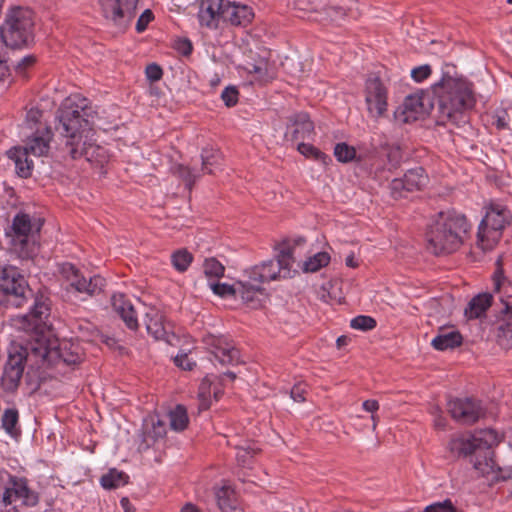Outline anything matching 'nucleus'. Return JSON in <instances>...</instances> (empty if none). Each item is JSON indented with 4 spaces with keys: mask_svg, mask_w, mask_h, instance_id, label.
<instances>
[{
    "mask_svg": "<svg viewBox=\"0 0 512 512\" xmlns=\"http://www.w3.org/2000/svg\"><path fill=\"white\" fill-rule=\"evenodd\" d=\"M362 407L366 412L374 413L379 409V403L376 400L369 399L363 402Z\"/></svg>",
    "mask_w": 512,
    "mask_h": 512,
    "instance_id": "obj_60",
    "label": "nucleus"
},
{
    "mask_svg": "<svg viewBox=\"0 0 512 512\" xmlns=\"http://www.w3.org/2000/svg\"><path fill=\"white\" fill-rule=\"evenodd\" d=\"M50 314L49 304L42 297H36L29 312L13 319L14 325L23 330H38L45 325Z\"/></svg>",
    "mask_w": 512,
    "mask_h": 512,
    "instance_id": "obj_15",
    "label": "nucleus"
},
{
    "mask_svg": "<svg viewBox=\"0 0 512 512\" xmlns=\"http://www.w3.org/2000/svg\"><path fill=\"white\" fill-rule=\"evenodd\" d=\"M207 285L213 293L222 298L233 297L237 299V281L233 284L219 283L216 280H209Z\"/></svg>",
    "mask_w": 512,
    "mask_h": 512,
    "instance_id": "obj_37",
    "label": "nucleus"
},
{
    "mask_svg": "<svg viewBox=\"0 0 512 512\" xmlns=\"http://www.w3.org/2000/svg\"><path fill=\"white\" fill-rule=\"evenodd\" d=\"M424 105L419 95H408L402 105L396 110L395 117L398 121L409 123L417 120L423 112Z\"/></svg>",
    "mask_w": 512,
    "mask_h": 512,
    "instance_id": "obj_25",
    "label": "nucleus"
},
{
    "mask_svg": "<svg viewBox=\"0 0 512 512\" xmlns=\"http://www.w3.org/2000/svg\"><path fill=\"white\" fill-rule=\"evenodd\" d=\"M257 450H240L237 453L236 459L240 466L248 467L252 462V458Z\"/></svg>",
    "mask_w": 512,
    "mask_h": 512,
    "instance_id": "obj_55",
    "label": "nucleus"
},
{
    "mask_svg": "<svg viewBox=\"0 0 512 512\" xmlns=\"http://www.w3.org/2000/svg\"><path fill=\"white\" fill-rule=\"evenodd\" d=\"M241 68L252 76V82L261 85L270 82L274 78V72L269 68L268 62L264 59L255 63H248Z\"/></svg>",
    "mask_w": 512,
    "mask_h": 512,
    "instance_id": "obj_30",
    "label": "nucleus"
},
{
    "mask_svg": "<svg viewBox=\"0 0 512 512\" xmlns=\"http://www.w3.org/2000/svg\"><path fill=\"white\" fill-rule=\"evenodd\" d=\"M377 323L376 320L367 315H358L354 317L351 322L350 326L355 330L360 331H369L376 327Z\"/></svg>",
    "mask_w": 512,
    "mask_h": 512,
    "instance_id": "obj_44",
    "label": "nucleus"
},
{
    "mask_svg": "<svg viewBox=\"0 0 512 512\" xmlns=\"http://www.w3.org/2000/svg\"><path fill=\"white\" fill-rule=\"evenodd\" d=\"M50 353V348L45 341L37 339L34 343L30 344L27 357L34 358L36 363L44 362L47 360Z\"/></svg>",
    "mask_w": 512,
    "mask_h": 512,
    "instance_id": "obj_38",
    "label": "nucleus"
},
{
    "mask_svg": "<svg viewBox=\"0 0 512 512\" xmlns=\"http://www.w3.org/2000/svg\"><path fill=\"white\" fill-rule=\"evenodd\" d=\"M428 177L422 167H415L408 170L403 178L393 179L391 182V191L394 196L401 197V191L405 190L408 192L422 189L426 186Z\"/></svg>",
    "mask_w": 512,
    "mask_h": 512,
    "instance_id": "obj_19",
    "label": "nucleus"
},
{
    "mask_svg": "<svg viewBox=\"0 0 512 512\" xmlns=\"http://www.w3.org/2000/svg\"><path fill=\"white\" fill-rule=\"evenodd\" d=\"M174 363L183 370H192L196 365L195 361L189 358L187 353L180 352L174 357Z\"/></svg>",
    "mask_w": 512,
    "mask_h": 512,
    "instance_id": "obj_49",
    "label": "nucleus"
},
{
    "mask_svg": "<svg viewBox=\"0 0 512 512\" xmlns=\"http://www.w3.org/2000/svg\"><path fill=\"white\" fill-rule=\"evenodd\" d=\"M511 213L502 204L487 207L478 227V246L483 251L492 250L502 237V231L510 223Z\"/></svg>",
    "mask_w": 512,
    "mask_h": 512,
    "instance_id": "obj_5",
    "label": "nucleus"
},
{
    "mask_svg": "<svg viewBox=\"0 0 512 512\" xmlns=\"http://www.w3.org/2000/svg\"><path fill=\"white\" fill-rule=\"evenodd\" d=\"M424 512H455V507L450 500H445L426 507Z\"/></svg>",
    "mask_w": 512,
    "mask_h": 512,
    "instance_id": "obj_52",
    "label": "nucleus"
},
{
    "mask_svg": "<svg viewBox=\"0 0 512 512\" xmlns=\"http://www.w3.org/2000/svg\"><path fill=\"white\" fill-rule=\"evenodd\" d=\"M41 118H42V111L39 110L38 108H31L26 113L25 123L31 130H33V129L36 130L37 127H40V125H43L41 123Z\"/></svg>",
    "mask_w": 512,
    "mask_h": 512,
    "instance_id": "obj_46",
    "label": "nucleus"
},
{
    "mask_svg": "<svg viewBox=\"0 0 512 512\" xmlns=\"http://www.w3.org/2000/svg\"><path fill=\"white\" fill-rule=\"evenodd\" d=\"M154 15L150 9H146L138 18L136 22V31L141 33L146 30L149 23L153 20Z\"/></svg>",
    "mask_w": 512,
    "mask_h": 512,
    "instance_id": "obj_51",
    "label": "nucleus"
},
{
    "mask_svg": "<svg viewBox=\"0 0 512 512\" xmlns=\"http://www.w3.org/2000/svg\"><path fill=\"white\" fill-rule=\"evenodd\" d=\"M198 398L200 400V410H206L210 407L209 386L207 385L206 382L201 383L199 387Z\"/></svg>",
    "mask_w": 512,
    "mask_h": 512,
    "instance_id": "obj_53",
    "label": "nucleus"
},
{
    "mask_svg": "<svg viewBox=\"0 0 512 512\" xmlns=\"http://www.w3.org/2000/svg\"><path fill=\"white\" fill-rule=\"evenodd\" d=\"M297 150L306 158H311L315 161L321 162L322 164H327V162L330 161L329 156L312 144L300 142L297 145Z\"/></svg>",
    "mask_w": 512,
    "mask_h": 512,
    "instance_id": "obj_39",
    "label": "nucleus"
},
{
    "mask_svg": "<svg viewBox=\"0 0 512 512\" xmlns=\"http://www.w3.org/2000/svg\"><path fill=\"white\" fill-rule=\"evenodd\" d=\"M345 263L348 267L355 268L357 267L358 263L355 261L353 255H349L346 257Z\"/></svg>",
    "mask_w": 512,
    "mask_h": 512,
    "instance_id": "obj_64",
    "label": "nucleus"
},
{
    "mask_svg": "<svg viewBox=\"0 0 512 512\" xmlns=\"http://www.w3.org/2000/svg\"><path fill=\"white\" fill-rule=\"evenodd\" d=\"M193 256L186 249H180L171 255V262L173 267L178 272H185L191 265Z\"/></svg>",
    "mask_w": 512,
    "mask_h": 512,
    "instance_id": "obj_41",
    "label": "nucleus"
},
{
    "mask_svg": "<svg viewBox=\"0 0 512 512\" xmlns=\"http://www.w3.org/2000/svg\"><path fill=\"white\" fill-rule=\"evenodd\" d=\"M493 296L491 293L484 292L474 296L464 310L467 319H477L486 314V311L492 305Z\"/></svg>",
    "mask_w": 512,
    "mask_h": 512,
    "instance_id": "obj_27",
    "label": "nucleus"
},
{
    "mask_svg": "<svg viewBox=\"0 0 512 512\" xmlns=\"http://www.w3.org/2000/svg\"><path fill=\"white\" fill-rule=\"evenodd\" d=\"M35 62V58L32 55H27L23 57L20 62L16 65V70L19 73H22L24 69L28 66H31Z\"/></svg>",
    "mask_w": 512,
    "mask_h": 512,
    "instance_id": "obj_59",
    "label": "nucleus"
},
{
    "mask_svg": "<svg viewBox=\"0 0 512 512\" xmlns=\"http://www.w3.org/2000/svg\"><path fill=\"white\" fill-rule=\"evenodd\" d=\"M254 17L250 6L236 2L226 1L224 8V21L234 26H246Z\"/></svg>",
    "mask_w": 512,
    "mask_h": 512,
    "instance_id": "obj_23",
    "label": "nucleus"
},
{
    "mask_svg": "<svg viewBox=\"0 0 512 512\" xmlns=\"http://www.w3.org/2000/svg\"><path fill=\"white\" fill-rule=\"evenodd\" d=\"M111 302L113 309L122 318L126 326L131 330H136L138 328L137 313L126 296L121 293L114 294Z\"/></svg>",
    "mask_w": 512,
    "mask_h": 512,
    "instance_id": "obj_24",
    "label": "nucleus"
},
{
    "mask_svg": "<svg viewBox=\"0 0 512 512\" xmlns=\"http://www.w3.org/2000/svg\"><path fill=\"white\" fill-rule=\"evenodd\" d=\"M170 428L176 432L185 430L189 424V416L184 405L178 404L170 410L169 414Z\"/></svg>",
    "mask_w": 512,
    "mask_h": 512,
    "instance_id": "obj_33",
    "label": "nucleus"
},
{
    "mask_svg": "<svg viewBox=\"0 0 512 512\" xmlns=\"http://www.w3.org/2000/svg\"><path fill=\"white\" fill-rule=\"evenodd\" d=\"M452 448H493L501 442V436L494 429H480L464 432L453 439Z\"/></svg>",
    "mask_w": 512,
    "mask_h": 512,
    "instance_id": "obj_14",
    "label": "nucleus"
},
{
    "mask_svg": "<svg viewBox=\"0 0 512 512\" xmlns=\"http://www.w3.org/2000/svg\"><path fill=\"white\" fill-rule=\"evenodd\" d=\"M509 116L505 110L497 111L495 114V125L498 129L509 128Z\"/></svg>",
    "mask_w": 512,
    "mask_h": 512,
    "instance_id": "obj_56",
    "label": "nucleus"
},
{
    "mask_svg": "<svg viewBox=\"0 0 512 512\" xmlns=\"http://www.w3.org/2000/svg\"><path fill=\"white\" fill-rule=\"evenodd\" d=\"M0 39L6 47L18 49L34 40V14L26 7L9 8L0 25Z\"/></svg>",
    "mask_w": 512,
    "mask_h": 512,
    "instance_id": "obj_4",
    "label": "nucleus"
},
{
    "mask_svg": "<svg viewBox=\"0 0 512 512\" xmlns=\"http://www.w3.org/2000/svg\"><path fill=\"white\" fill-rule=\"evenodd\" d=\"M227 0H201L198 20L202 26L216 28L224 19V8Z\"/></svg>",
    "mask_w": 512,
    "mask_h": 512,
    "instance_id": "obj_22",
    "label": "nucleus"
},
{
    "mask_svg": "<svg viewBox=\"0 0 512 512\" xmlns=\"http://www.w3.org/2000/svg\"><path fill=\"white\" fill-rule=\"evenodd\" d=\"M460 455L482 475L500 470L494 459V450H460Z\"/></svg>",
    "mask_w": 512,
    "mask_h": 512,
    "instance_id": "obj_20",
    "label": "nucleus"
},
{
    "mask_svg": "<svg viewBox=\"0 0 512 512\" xmlns=\"http://www.w3.org/2000/svg\"><path fill=\"white\" fill-rule=\"evenodd\" d=\"M58 119L61 125V134L67 138L66 146L70 148L69 154L73 159L85 157L91 163L103 165L108 155L104 147L95 144L91 135L87 112V99L80 96H69L58 110Z\"/></svg>",
    "mask_w": 512,
    "mask_h": 512,
    "instance_id": "obj_1",
    "label": "nucleus"
},
{
    "mask_svg": "<svg viewBox=\"0 0 512 512\" xmlns=\"http://www.w3.org/2000/svg\"><path fill=\"white\" fill-rule=\"evenodd\" d=\"M42 223L40 220L32 221L31 217L25 213L15 215L12 222V245L22 258H31L37 252L35 241L30 237L33 232H39Z\"/></svg>",
    "mask_w": 512,
    "mask_h": 512,
    "instance_id": "obj_8",
    "label": "nucleus"
},
{
    "mask_svg": "<svg viewBox=\"0 0 512 512\" xmlns=\"http://www.w3.org/2000/svg\"><path fill=\"white\" fill-rule=\"evenodd\" d=\"M501 279H502V272H499V271L495 272L494 277H493V285H494V289L496 291H499V289H500Z\"/></svg>",
    "mask_w": 512,
    "mask_h": 512,
    "instance_id": "obj_61",
    "label": "nucleus"
},
{
    "mask_svg": "<svg viewBox=\"0 0 512 512\" xmlns=\"http://www.w3.org/2000/svg\"><path fill=\"white\" fill-rule=\"evenodd\" d=\"M7 74H8L7 66L5 65V63L2 60H0V82L4 81Z\"/></svg>",
    "mask_w": 512,
    "mask_h": 512,
    "instance_id": "obj_62",
    "label": "nucleus"
},
{
    "mask_svg": "<svg viewBox=\"0 0 512 512\" xmlns=\"http://www.w3.org/2000/svg\"><path fill=\"white\" fill-rule=\"evenodd\" d=\"M203 270L209 281L221 278L224 275L225 268L217 259L208 258L204 261Z\"/></svg>",
    "mask_w": 512,
    "mask_h": 512,
    "instance_id": "obj_43",
    "label": "nucleus"
},
{
    "mask_svg": "<svg viewBox=\"0 0 512 512\" xmlns=\"http://www.w3.org/2000/svg\"><path fill=\"white\" fill-rule=\"evenodd\" d=\"M221 99L227 107L234 106L238 101V91L234 86L226 87L221 93Z\"/></svg>",
    "mask_w": 512,
    "mask_h": 512,
    "instance_id": "obj_47",
    "label": "nucleus"
},
{
    "mask_svg": "<svg viewBox=\"0 0 512 512\" xmlns=\"http://www.w3.org/2000/svg\"><path fill=\"white\" fill-rule=\"evenodd\" d=\"M462 340V335L457 330L441 329L432 339L431 345L438 351H445L460 346Z\"/></svg>",
    "mask_w": 512,
    "mask_h": 512,
    "instance_id": "obj_28",
    "label": "nucleus"
},
{
    "mask_svg": "<svg viewBox=\"0 0 512 512\" xmlns=\"http://www.w3.org/2000/svg\"><path fill=\"white\" fill-rule=\"evenodd\" d=\"M237 287V298L250 308H259L266 299V292L262 285L249 278L237 281Z\"/></svg>",
    "mask_w": 512,
    "mask_h": 512,
    "instance_id": "obj_21",
    "label": "nucleus"
},
{
    "mask_svg": "<svg viewBox=\"0 0 512 512\" xmlns=\"http://www.w3.org/2000/svg\"><path fill=\"white\" fill-rule=\"evenodd\" d=\"M330 262V255L326 252H318L309 257L303 265V270L306 272H316L322 267H325Z\"/></svg>",
    "mask_w": 512,
    "mask_h": 512,
    "instance_id": "obj_40",
    "label": "nucleus"
},
{
    "mask_svg": "<svg viewBox=\"0 0 512 512\" xmlns=\"http://www.w3.org/2000/svg\"><path fill=\"white\" fill-rule=\"evenodd\" d=\"M431 75V67L427 64L415 67L411 70L412 79L421 83Z\"/></svg>",
    "mask_w": 512,
    "mask_h": 512,
    "instance_id": "obj_48",
    "label": "nucleus"
},
{
    "mask_svg": "<svg viewBox=\"0 0 512 512\" xmlns=\"http://www.w3.org/2000/svg\"><path fill=\"white\" fill-rule=\"evenodd\" d=\"M181 512H201L195 505L188 503L182 509Z\"/></svg>",
    "mask_w": 512,
    "mask_h": 512,
    "instance_id": "obj_63",
    "label": "nucleus"
},
{
    "mask_svg": "<svg viewBox=\"0 0 512 512\" xmlns=\"http://www.w3.org/2000/svg\"><path fill=\"white\" fill-rule=\"evenodd\" d=\"M128 480L126 473L113 468L101 477L100 483L105 489H116L126 485Z\"/></svg>",
    "mask_w": 512,
    "mask_h": 512,
    "instance_id": "obj_34",
    "label": "nucleus"
},
{
    "mask_svg": "<svg viewBox=\"0 0 512 512\" xmlns=\"http://www.w3.org/2000/svg\"><path fill=\"white\" fill-rule=\"evenodd\" d=\"M292 264L291 252L289 250H282L276 259L263 261L261 264L247 269L245 276L262 285L265 282L290 277Z\"/></svg>",
    "mask_w": 512,
    "mask_h": 512,
    "instance_id": "obj_7",
    "label": "nucleus"
},
{
    "mask_svg": "<svg viewBox=\"0 0 512 512\" xmlns=\"http://www.w3.org/2000/svg\"><path fill=\"white\" fill-rule=\"evenodd\" d=\"M313 131L314 125L307 113L301 112L294 115L291 132L294 140L310 139Z\"/></svg>",
    "mask_w": 512,
    "mask_h": 512,
    "instance_id": "obj_29",
    "label": "nucleus"
},
{
    "mask_svg": "<svg viewBox=\"0 0 512 512\" xmlns=\"http://www.w3.org/2000/svg\"><path fill=\"white\" fill-rule=\"evenodd\" d=\"M356 149L345 142L337 143L334 147V156L341 163H348L356 159Z\"/></svg>",
    "mask_w": 512,
    "mask_h": 512,
    "instance_id": "obj_42",
    "label": "nucleus"
},
{
    "mask_svg": "<svg viewBox=\"0 0 512 512\" xmlns=\"http://www.w3.org/2000/svg\"><path fill=\"white\" fill-rule=\"evenodd\" d=\"M447 407L451 417L464 425H472L486 414L482 401L472 397L451 399Z\"/></svg>",
    "mask_w": 512,
    "mask_h": 512,
    "instance_id": "obj_11",
    "label": "nucleus"
},
{
    "mask_svg": "<svg viewBox=\"0 0 512 512\" xmlns=\"http://www.w3.org/2000/svg\"><path fill=\"white\" fill-rule=\"evenodd\" d=\"M52 136V131L47 125H40V127H37L36 130L27 137L22 155H33L36 157L46 155L50 149Z\"/></svg>",
    "mask_w": 512,
    "mask_h": 512,
    "instance_id": "obj_18",
    "label": "nucleus"
},
{
    "mask_svg": "<svg viewBox=\"0 0 512 512\" xmlns=\"http://www.w3.org/2000/svg\"><path fill=\"white\" fill-rule=\"evenodd\" d=\"M61 274L69 282L75 291L93 296L102 291L105 286V279L100 275L86 278L80 274V271L71 263H63L60 268Z\"/></svg>",
    "mask_w": 512,
    "mask_h": 512,
    "instance_id": "obj_13",
    "label": "nucleus"
},
{
    "mask_svg": "<svg viewBox=\"0 0 512 512\" xmlns=\"http://www.w3.org/2000/svg\"><path fill=\"white\" fill-rule=\"evenodd\" d=\"M470 225L466 217L456 211L439 212L431 221L426 238L428 249L435 255L458 250Z\"/></svg>",
    "mask_w": 512,
    "mask_h": 512,
    "instance_id": "obj_3",
    "label": "nucleus"
},
{
    "mask_svg": "<svg viewBox=\"0 0 512 512\" xmlns=\"http://www.w3.org/2000/svg\"><path fill=\"white\" fill-rule=\"evenodd\" d=\"M214 358L222 365H236L240 363L239 351L223 336H208L205 339Z\"/></svg>",
    "mask_w": 512,
    "mask_h": 512,
    "instance_id": "obj_17",
    "label": "nucleus"
},
{
    "mask_svg": "<svg viewBox=\"0 0 512 512\" xmlns=\"http://www.w3.org/2000/svg\"><path fill=\"white\" fill-rule=\"evenodd\" d=\"M175 49L182 55L188 56L192 52V44L188 39H179L175 43Z\"/></svg>",
    "mask_w": 512,
    "mask_h": 512,
    "instance_id": "obj_57",
    "label": "nucleus"
},
{
    "mask_svg": "<svg viewBox=\"0 0 512 512\" xmlns=\"http://www.w3.org/2000/svg\"><path fill=\"white\" fill-rule=\"evenodd\" d=\"M497 337L512 338V299L504 302L502 320L498 326Z\"/></svg>",
    "mask_w": 512,
    "mask_h": 512,
    "instance_id": "obj_35",
    "label": "nucleus"
},
{
    "mask_svg": "<svg viewBox=\"0 0 512 512\" xmlns=\"http://www.w3.org/2000/svg\"><path fill=\"white\" fill-rule=\"evenodd\" d=\"M433 424L438 430H444L447 425V419L438 408L435 409Z\"/></svg>",
    "mask_w": 512,
    "mask_h": 512,
    "instance_id": "obj_58",
    "label": "nucleus"
},
{
    "mask_svg": "<svg viewBox=\"0 0 512 512\" xmlns=\"http://www.w3.org/2000/svg\"><path fill=\"white\" fill-rule=\"evenodd\" d=\"M143 431L145 439L157 441L166 435V424L156 415H149L144 419Z\"/></svg>",
    "mask_w": 512,
    "mask_h": 512,
    "instance_id": "obj_31",
    "label": "nucleus"
},
{
    "mask_svg": "<svg viewBox=\"0 0 512 512\" xmlns=\"http://www.w3.org/2000/svg\"><path fill=\"white\" fill-rule=\"evenodd\" d=\"M145 74L148 80L155 82L162 78L163 71L156 63H151L146 66Z\"/></svg>",
    "mask_w": 512,
    "mask_h": 512,
    "instance_id": "obj_54",
    "label": "nucleus"
},
{
    "mask_svg": "<svg viewBox=\"0 0 512 512\" xmlns=\"http://www.w3.org/2000/svg\"><path fill=\"white\" fill-rule=\"evenodd\" d=\"M432 89L438 106V121L457 127L465 124L467 112L476 104L473 84L465 78L444 72Z\"/></svg>",
    "mask_w": 512,
    "mask_h": 512,
    "instance_id": "obj_2",
    "label": "nucleus"
},
{
    "mask_svg": "<svg viewBox=\"0 0 512 512\" xmlns=\"http://www.w3.org/2000/svg\"><path fill=\"white\" fill-rule=\"evenodd\" d=\"M146 330L155 340H162L167 344L174 345L177 336L170 331V326L165 322L163 313L154 307L148 308L144 316Z\"/></svg>",
    "mask_w": 512,
    "mask_h": 512,
    "instance_id": "obj_16",
    "label": "nucleus"
},
{
    "mask_svg": "<svg viewBox=\"0 0 512 512\" xmlns=\"http://www.w3.org/2000/svg\"><path fill=\"white\" fill-rule=\"evenodd\" d=\"M0 291L16 308L23 306L32 295L28 282L19 268L5 263H0Z\"/></svg>",
    "mask_w": 512,
    "mask_h": 512,
    "instance_id": "obj_6",
    "label": "nucleus"
},
{
    "mask_svg": "<svg viewBox=\"0 0 512 512\" xmlns=\"http://www.w3.org/2000/svg\"><path fill=\"white\" fill-rule=\"evenodd\" d=\"M18 422V412L15 409L5 410L2 416V426L8 433H12Z\"/></svg>",
    "mask_w": 512,
    "mask_h": 512,
    "instance_id": "obj_45",
    "label": "nucleus"
},
{
    "mask_svg": "<svg viewBox=\"0 0 512 512\" xmlns=\"http://www.w3.org/2000/svg\"><path fill=\"white\" fill-rule=\"evenodd\" d=\"M306 394H307V385L303 383H297L295 384L291 391H290V397L298 403H302L306 400Z\"/></svg>",
    "mask_w": 512,
    "mask_h": 512,
    "instance_id": "obj_50",
    "label": "nucleus"
},
{
    "mask_svg": "<svg viewBox=\"0 0 512 512\" xmlns=\"http://www.w3.org/2000/svg\"><path fill=\"white\" fill-rule=\"evenodd\" d=\"M219 509L222 512H236V499L234 491L229 486H222L215 492Z\"/></svg>",
    "mask_w": 512,
    "mask_h": 512,
    "instance_id": "obj_32",
    "label": "nucleus"
},
{
    "mask_svg": "<svg viewBox=\"0 0 512 512\" xmlns=\"http://www.w3.org/2000/svg\"><path fill=\"white\" fill-rule=\"evenodd\" d=\"M139 0H97L100 12L110 26L125 31L136 15Z\"/></svg>",
    "mask_w": 512,
    "mask_h": 512,
    "instance_id": "obj_9",
    "label": "nucleus"
},
{
    "mask_svg": "<svg viewBox=\"0 0 512 512\" xmlns=\"http://www.w3.org/2000/svg\"><path fill=\"white\" fill-rule=\"evenodd\" d=\"M23 361L24 358L21 355L9 356L2 376L3 384L7 388L13 389L17 387L24 371Z\"/></svg>",
    "mask_w": 512,
    "mask_h": 512,
    "instance_id": "obj_26",
    "label": "nucleus"
},
{
    "mask_svg": "<svg viewBox=\"0 0 512 512\" xmlns=\"http://www.w3.org/2000/svg\"><path fill=\"white\" fill-rule=\"evenodd\" d=\"M202 168L201 170L189 166L177 165L175 173L183 179L186 186L191 189L196 180L201 176L200 172L214 174L221 170L222 156L218 149L206 147L201 152Z\"/></svg>",
    "mask_w": 512,
    "mask_h": 512,
    "instance_id": "obj_10",
    "label": "nucleus"
},
{
    "mask_svg": "<svg viewBox=\"0 0 512 512\" xmlns=\"http://www.w3.org/2000/svg\"><path fill=\"white\" fill-rule=\"evenodd\" d=\"M364 98L370 117L379 119L388 110V89L379 77H369L365 82Z\"/></svg>",
    "mask_w": 512,
    "mask_h": 512,
    "instance_id": "obj_12",
    "label": "nucleus"
},
{
    "mask_svg": "<svg viewBox=\"0 0 512 512\" xmlns=\"http://www.w3.org/2000/svg\"><path fill=\"white\" fill-rule=\"evenodd\" d=\"M10 157L15 159L16 172L19 176L26 178L31 175L33 162L28 156H23L21 150L10 151Z\"/></svg>",
    "mask_w": 512,
    "mask_h": 512,
    "instance_id": "obj_36",
    "label": "nucleus"
}]
</instances>
